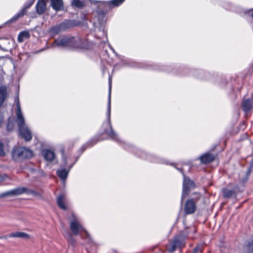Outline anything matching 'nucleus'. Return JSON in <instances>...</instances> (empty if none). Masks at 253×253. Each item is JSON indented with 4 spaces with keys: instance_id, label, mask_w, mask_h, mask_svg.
Instances as JSON below:
<instances>
[{
    "instance_id": "nucleus-1",
    "label": "nucleus",
    "mask_w": 253,
    "mask_h": 253,
    "mask_svg": "<svg viewBox=\"0 0 253 253\" xmlns=\"http://www.w3.org/2000/svg\"><path fill=\"white\" fill-rule=\"evenodd\" d=\"M92 45L93 43L87 39L78 37L63 36L55 39L51 47L57 46L70 49H89L92 47Z\"/></svg>"
},
{
    "instance_id": "nucleus-2",
    "label": "nucleus",
    "mask_w": 253,
    "mask_h": 253,
    "mask_svg": "<svg viewBox=\"0 0 253 253\" xmlns=\"http://www.w3.org/2000/svg\"><path fill=\"white\" fill-rule=\"evenodd\" d=\"M109 92H108V104H107V121L104 122L102 125V128L103 131L102 134H107L109 138L112 140L120 142L121 140L118 137L117 133L114 131L112 128V126L111 122V81L110 77L109 78Z\"/></svg>"
},
{
    "instance_id": "nucleus-3",
    "label": "nucleus",
    "mask_w": 253,
    "mask_h": 253,
    "mask_svg": "<svg viewBox=\"0 0 253 253\" xmlns=\"http://www.w3.org/2000/svg\"><path fill=\"white\" fill-rule=\"evenodd\" d=\"M124 147L127 151H132L135 152L136 155L142 159H147L153 163L170 165L172 167H174L173 162H169L167 160L164 158L159 157L155 155L148 154L143 151L136 149L132 145L124 144Z\"/></svg>"
},
{
    "instance_id": "nucleus-4",
    "label": "nucleus",
    "mask_w": 253,
    "mask_h": 253,
    "mask_svg": "<svg viewBox=\"0 0 253 253\" xmlns=\"http://www.w3.org/2000/svg\"><path fill=\"white\" fill-rule=\"evenodd\" d=\"M70 228L74 235H78L80 234L81 238L84 239L87 243L91 244L93 243L90 235L76 219L71 221Z\"/></svg>"
},
{
    "instance_id": "nucleus-5",
    "label": "nucleus",
    "mask_w": 253,
    "mask_h": 253,
    "mask_svg": "<svg viewBox=\"0 0 253 253\" xmlns=\"http://www.w3.org/2000/svg\"><path fill=\"white\" fill-rule=\"evenodd\" d=\"M33 155V152L31 150L19 146L14 147L11 153L12 159L16 162L29 159Z\"/></svg>"
},
{
    "instance_id": "nucleus-6",
    "label": "nucleus",
    "mask_w": 253,
    "mask_h": 253,
    "mask_svg": "<svg viewBox=\"0 0 253 253\" xmlns=\"http://www.w3.org/2000/svg\"><path fill=\"white\" fill-rule=\"evenodd\" d=\"M195 196L192 198L188 200L184 205V211L186 214L194 213L196 210V203L200 199L201 195L199 193H194Z\"/></svg>"
},
{
    "instance_id": "nucleus-7",
    "label": "nucleus",
    "mask_w": 253,
    "mask_h": 253,
    "mask_svg": "<svg viewBox=\"0 0 253 253\" xmlns=\"http://www.w3.org/2000/svg\"><path fill=\"white\" fill-rule=\"evenodd\" d=\"M94 3H98L96 12L97 13L99 18H103L105 15L108 13L111 10L110 5L108 1H92Z\"/></svg>"
},
{
    "instance_id": "nucleus-8",
    "label": "nucleus",
    "mask_w": 253,
    "mask_h": 253,
    "mask_svg": "<svg viewBox=\"0 0 253 253\" xmlns=\"http://www.w3.org/2000/svg\"><path fill=\"white\" fill-rule=\"evenodd\" d=\"M72 27H73L72 22L70 20H66L52 27L50 30V32L53 34H58L71 28Z\"/></svg>"
},
{
    "instance_id": "nucleus-9",
    "label": "nucleus",
    "mask_w": 253,
    "mask_h": 253,
    "mask_svg": "<svg viewBox=\"0 0 253 253\" xmlns=\"http://www.w3.org/2000/svg\"><path fill=\"white\" fill-rule=\"evenodd\" d=\"M35 0H29L23 5L22 8L13 16L8 21V23L15 21L18 18L23 17L27 12V10L34 3Z\"/></svg>"
},
{
    "instance_id": "nucleus-10",
    "label": "nucleus",
    "mask_w": 253,
    "mask_h": 253,
    "mask_svg": "<svg viewBox=\"0 0 253 253\" xmlns=\"http://www.w3.org/2000/svg\"><path fill=\"white\" fill-rule=\"evenodd\" d=\"M242 192L238 186H234L232 189L224 188L222 190V196L224 198L229 199L232 197H236L237 195Z\"/></svg>"
},
{
    "instance_id": "nucleus-11",
    "label": "nucleus",
    "mask_w": 253,
    "mask_h": 253,
    "mask_svg": "<svg viewBox=\"0 0 253 253\" xmlns=\"http://www.w3.org/2000/svg\"><path fill=\"white\" fill-rule=\"evenodd\" d=\"M133 67L140 68H145L158 71L167 70L166 69V66L158 64L147 65L145 63H135Z\"/></svg>"
},
{
    "instance_id": "nucleus-12",
    "label": "nucleus",
    "mask_w": 253,
    "mask_h": 253,
    "mask_svg": "<svg viewBox=\"0 0 253 253\" xmlns=\"http://www.w3.org/2000/svg\"><path fill=\"white\" fill-rule=\"evenodd\" d=\"M16 105V115H17V122L18 124V128L20 127L25 126V120L22 115V111L20 108V102L18 97L15 99Z\"/></svg>"
},
{
    "instance_id": "nucleus-13",
    "label": "nucleus",
    "mask_w": 253,
    "mask_h": 253,
    "mask_svg": "<svg viewBox=\"0 0 253 253\" xmlns=\"http://www.w3.org/2000/svg\"><path fill=\"white\" fill-rule=\"evenodd\" d=\"M216 158V156L210 152L205 153L201 155L199 160L202 164L207 165L213 162Z\"/></svg>"
},
{
    "instance_id": "nucleus-14",
    "label": "nucleus",
    "mask_w": 253,
    "mask_h": 253,
    "mask_svg": "<svg viewBox=\"0 0 253 253\" xmlns=\"http://www.w3.org/2000/svg\"><path fill=\"white\" fill-rule=\"evenodd\" d=\"M99 140V136H94L91 138L87 142L84 144L78 150V153L80 155H81L86 148L92 147Z\"/></svg>"
},
{
    "instance_id": "nucleus-15",
    "label": "nucleus",
    "mask_w": 253,
    "mask_h": 253,
    "mask_svg": "<svg viewBox=\"0 0 253 253\" xmlns=\"http://www.w3.org/2000/svg\"><path fill=\"white\" fill-rule=\"evenodd\" d=\"M18 130L20 135L25 141H29L32 139L31 131L26 126L19 128Z\"/></svg>"
},
{
    "instance_id": "nucleus-16",
    "label": "nucleus",
    "mask_w": 253,
    "mask_h": 253,
    "mask_svg": "<svg viewBox=\"0 0 253 253\" xmlns=\"http://www.w3.org/2000/svg\"><path fill=\"white\" fill-rule=\"evenodd\" d=\"M50 6L56 12L63 10V0H50Z\"/></svg>"
},
{
    "instance_id": "nucleus-17",
    "label": "nucleus",
    "mask_w": 253,
    "mask_h": 253,
    "mask_svg": "<svg viewBox=\"0 0 253 253\" xmlns=\"http://www.w3.org/2000/svg\"><path fill=\"white\" fill-rule=\"evenodd\" d=\"M66 200V194L64 193H60L57 197V204L58 206L62 210H66L67 207L64 204Z\"/></svg>"
},
{
    "instance_id": "nucleus-18",
    "label": "nucleus",
    "mask_w": 253,
    "mask_h": 253,
    "mask_svg": "<svg viewBox=\"0 0 253 253\" xmlns=\"http://www.w3.org/2000/svg\"><path fill=\"white\" fill-rule=\"evenodd\" d=\"M195 185L194 182L189 178H185L183 182V191L187 194L190 189L195 188Z\"/></svg>"
},
{
    "instance_id": "nucleus-19",
    "label": "nucleus",
    "mask_w": 253,
    "mask_h": 253,
    "mask_svg": "<svg viewBox=\"0 0 253 253\" xmlns=\"http://www.w3.org/2000/svg\"><path fill=\"white\" fill-rule=\"evenodd\" d=\"M42 155L44 159L48 162H51L55 157L54 153L49 149H43L42 151Z\"/></svg>"
},
{
    "instance_id": "nucleus-20",
    "label": "nucleus",
    "mask_w": 253,
    "mask_h": 253,
    "mask_svg": "<svg viewBox=\"0 0 253 253\" xmlns=\"http://www.w3.org/2000/svg\"><path fill=\"white\" fill-rule=\"evenodd\" d=\"M46 9V2L44 0H39L36 4V11L39 14H43Z\"/></svg>"
},
{
    "instance_id": "nucleus-21",
    "label": "nucleus",
    "mask_w": 253,
    "mask_h": 253,
    "mask_svg": "<svg viewBox=\"0 0 253 253\" xmlns=\"http://www.w3.org/2000/svg\"><path fill=\"white\" fill-rule=\"evenodd\" d=\"M72 166H71L68 170H67L65 169H58L57 170L56 174L61 180L64 181L66 180L70 171V169L72 168Z\"/></svg>"
},
{
    "instance_id": "nucleus-22",
    "label": "nucleus",
    "mask_w": 253,
    "mask_h": 253,
    "mask_svg": "<svg viewBox=\"0 0 253 253\" xmlns=\"http://www.w3.org/2000/svg\"><path fill=\"white\" fill-rule=\"evenodd\" d=\"M7 96V88L5 86H0V108L2 105Z\"/></svg>"
},
{
    "instance_id": "nucleus-23",
    "label": "nucleus",
    "mask_w": 253,
    "mask_h": 253,
    "mask_svg": "<svg viewBox=\"0 0 253 253\" xmlns=\"http://www.w3.org/2000/svg\"><path fill=\"white\" fill-rule=\"evenodd\" d=\"M30 35L28 31H23L20 32L18 34L17 40L19 42H22L25 39L30 38Z\"/></svg>"
},
{
    "instance_id": "nucleus-24",
    "label": "nucleus",
    "mask_w": 253,
    "mask_h": 253,
    "mask_svg": "<svg viewBox=\"0 0 253 253\" xmlns=\"http://www.w3.org/2000/svg\"><path fill=\"white\" fill-rule=\"evenodd\" d=\"M243 109L245 112H248L252 108V104L251 100L247 99L243 100L242 104Z\"/></svg>"
},
{
    "instance_id": "nucleus-25",
    "label": "nucleus",
    "mask_w": 253,
    "mask_h": 253,
    "mask_svg": "<svg viewBox=\"0 0 253 253\" xmlns=\"http://www.w3.org/2000/svg\"><path fill=\"white\" fill-rule=\"evenodd\" d=\"M185 246V243L184 240L175 239V251L178 250L179 253H181L182 249Z\"/></svg>"
},
{
    "instance_id": "nucleus-26",
    "label": "nucleus",
    "mask_w": 253,
    "mask_h": 253,
    "mask_svg": "<svg viewBox=\"0 0 253 253\" xmlns=\"http://www.w3.org/2000/svg\"><path fill=\"white\" fill-rule=\"evenodd\" d=\"M9 237H15L19 238H28L29 235L25 233L22 232H16L10 234L9 235Z\"/></svg>"
},
{
    "instance_id": "nucleus-27",
    "label": "nucleus",
    "mask_w": 253,
    "mask_h": 253,
    "mask_svg": "<svg viewBox=\"0 0 253 253\" xmlns=\"http://www.w3.org/2000/svg\"><path fill=\"white\" fill-rule=\"evenodd\" d=\"M27 188L25 187H18L15 189L11 190L12 196H18L26 192Z\"/></svg>"
},
{
    "instance_id": "nucleus-28",
    "label": "nucleus",
    "mask_w": 253,
    "mask_h": 253,
    "mask_svg": "<svg viewBox=\"0 0 253 253\" xmlns=\"http://www.w3.org/2000/svg\"><path fill=\"white\" fill-rule=\"evenodd\" d=\"M124 1L125 0H109L108 2L112 9L114 7H117L121 5Z\"/></svg>"
},
{
    "instance_id": "nucleus-29",
    "label": "nucleus",
    "mask_w": 253,
    "mask_h": 253,
    "mask_svg": "<svg viewBox=\"0 0 253 253\" xmlns=\"http://www.w3.org/2000/svg\"><path fill=\"white\" fill-rule=\"evenodd\" d=\"M72 4L79 8H83L84 5V2L81 0H73Z\"/></svg>"
},
{
    "instance_id": "nucleus-30",
    "label": "nucleus",
    "mask_w": 253,
    "mask_h": 253,
    "mask_svg": "<svg viewBox=\"0 0 253 253\" xmlns=\"http://www.w3.org/2000/svg\"><path fill=\"white\" fill-rule=\"evenodd\" d=\"M204 247L202 245H197L194 249L192 253H203Z\"/></svg>"
},
{
    "instance_id": "nucleus-31",
    "label": "nucleus",
    "mask_w": 253,
    "mask_h": 253,
    "mask_svg": "<svg viewBox=\"0 0 253 253\" xmlns=\"http://www.w3.org/2000/svg\"><path fill=\"white\" fill-rule=\"evenodd\" d=\"M68 241L69 243L73 247H74L75 246L76 240L74 239L71 234H69L68 235Z\"/></svg>"
},
{
    "instance_id": "nucleus-32",
    "label": "nucleus",
    "mask_w": 253,
    "mask_h": 253,
    "mask_svg": "<svg viewBox=\"0 0 253 253\" xmlns=\"http://www.w3.org/2000/svg\"><path fill=\"white\" fill-rule=\"evenodd\" d=\"M247 249L249 253H253V239L247 244Z\"/></svg>"
},
{
    "instance_id": "nucleus-33",
    "label": "nucleus",
    "mask_w": 253,
    "mask_h": 253,
    "mask_svg": "<svg viewBox=\"0 0 253 253\" xmlns=\"http://www.w3.org/2000/svg\"><path fill=\"white\" fill-rule=\"evenodd\" d=\"M11 190L6 191L0 194V198H4L7 196H12Z\"/></svg>"
},
{
    "instance_id": "nucleus-34",
    "label": "nucleus",
    "mask_w": 253,
    "mask_h": 253,
    "mask_svg": "<svg viewBox=\"0 0 253 253\" xmlns=\"http://www.w3.org/2000/svg\"><path fill=\"white\" fill-rule=\"evenodd\" d=\"M5 156V153L4 151V144L3 142L0 141V157H3Z\"/></svg>"
},
{
    "instance_id": "nucleus-35",
    "label": "nucleus",
    "mask_w": 253,
    "mask_h": 253,
    "mask_svg": "<svg viewBox=\"0 0 253 253\" xmlns=\"http://www.w3.org/2000/svg\"><path fill=\"white\" fill-rule=\"evenodd\" d=\"M170 247L168 249V251L170 253H172L174 252V240L171 239L170 241Z\"/></svg>"
},
{
    "instance_id": "nucleus-36",
    "label": "nucleus",
    "mask_w": 253,
    "mask_h": 253,
    "mask_svg": "<svg viewBox=\"0 0 253 253\" xmlns=\"http://www.w3.org/2000/svg\"><path fill=\"white\" fill-rule=\"evenodd\" d=\"M60 152H61V153L62 154V160L64 161V164H67V159H66V156L65 155V150H64V149H63V148L61 149V150H60Z\"/></svg>"
},
{
    "instance_id": "nucleus-37",
    "label": "nucleus",
    "mask_w": 253,
    "mask_h": 253,
    "mask_svg": "<svg viewBox=\"0 0 253 253\" xmlns=\"http://www.w3.org/2000/svg\"><path fill=\"white\" fill-rule=\"evenodd\" d=\"M13 129V124L8 122L7 125V129L8 131H11Z\"/></svg>"
},
{
    "instance_id": "nucleus-38",
    "label": "nucleus",
    "mask_w": 253,
    "mask_h": 253,
    "mask_svg": "<svg viewBox=\"0 0 253 253\" xmlns=\"http://www.w3.org/2000/svg\"><path fill=\"white\" fill-rule=\"evenodd\" d=\"M34 191H35L33 190L27 188V190H26V191L25 193H27L28 194H31V195H33V194L34 193Z\"/></svg>"
},
{
    "instance_id": "nucleus-39",
    "label": "nucleus",
    "mask_w": 253,
    "mask_h": 253,
    "mask_svg": "<svg viewBox=\"0 0 253 253\" xmlns=\"http://www.w3.org/2000/svg\"><path fill=\"white\" fill-rule=\"evenodd\" d=\"M33 196H35V197H39V198H42V196L41 195V193H39V192H37L36 191H34V193L33 194Z\"/></svg>"
},
{
    "instance_id": "nucleus-40",
    "label": "nucleus",
    "mask_w": 253,
    "mask_h": 253,
    "mask_svg": "<svg viewBox=\"0 0 253 253\" xmlns=\"http://www.w3.org/2000/svg\"><path fill=\"white\" fill-rule=\"evenodd\" d=\"M3 121V116L2 115L0 114V127L1 126Z\"/></svg>"
},
{
    "instance_id": "nucleus-41",
    "label": "nucleus",
    "mask_w": 253,
    "mask_h": 253,
    "mask_svg": "<svg viewBox=\"0 0 253 253\" xmlns=\"http://www.w3.org/2000/svg\"><path fill=\"white\" fill-rule=\"evenodd\" d=\"M110 49L112 50V51H113V52L115 54V55H116L118 57H120V55H119V54H118L116 52V51L115 50V49H114L113 47H111V46H110Z\"/></svg>"
},
{
    "instance_id": "nucleus-42",
    "label": "nucleus",
    "mask_w": 253,
    "mask_h": 253,
    "mask_svg": "<svg viewBox=\"0 0 253 253\" xmlns=\"http://www.w3.org/2000/svg\"><path fill=\"white\" fill-rule=\"evenodd\" d=\"M249 13H251V17L253 19V8L249 10Z\"/></svg>"
},
{
    "instance_id": "nucleus-43",
    "label": "nucleus",
    "mask_w": 253,
    "mask_h": 253,
    "mask_svg": "<svg viewBox=\"0 0 253 253\" xmlns=\"http://www.w3.org/2000/svg\"><path fill=\"white\" fill-rule=\"evenodd\" d=\"M7 237L6 236H0V239H6Z\"/></svg>"
},
{
    "instance_id": "nucleus-44",
    "label": "nucleus",
    "mask_w": 253,
    "mask_h": 253,
    "mask_svg": "<svg viewBox=\"0 0 253 253\" xmlns=\"http://www.w3.org/2000/svg\"><path fill=\"white\" fill-rule=\"evenodd\" d=\"M103 34L106 36V33L104 31L103 32Z\"/></svg>"
},
{
    "instance_id": "nucleus-45",
    "label": "nucleus",
    "mask_w": 253,
    "mask_h": 253,
    "mask_svg": "<svg viewBox=\"0 0 253 253\" xmlns=\"http://www.w3.org/2000/svg\"><path fill=\"white\" fill-rule=\"evenodd\" d=\"M232 184L231 183H229V184H228V186H231V187H232V186H232Z\"/></svg>"
}]
</instances>
